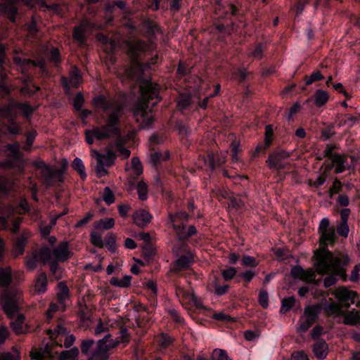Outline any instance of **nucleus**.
I'll return each mask as SVG.
<instances>
[{"label":"nucleus","mask_w":360,"mask_h":360,"mask_svg":"<svg viewBox=\"0 0 360 360\" xmlns=\"http://www.w3.org/2000/svg\"><path fill=\"white\" fill-rule=\"evenodd\" d=\"M348 158H350L354 165L356 162V158L354 156L348 155L347 154L334 153L333 160H331L332 165L328 167V169H330L332 167H334L335 174H340L346 169H349L350 166L347 165Z\"/></svg>","instance_id":"obj_12"},{"label":"nucleus","mask_w":360,"mask_h":360,"mask_svg":"<svg viewBox=\"0 0 360 360\" xmlns=\"http://www.w3.org/2000/svg\"><path fill=\"white\" fill-rule=\"evenodd\" d=\"M94 343V340L91 339L82 340L80 346L82 352L84 354L89 353L90 349L93 347Z\"/></svg>","instance_id":"obj_62"},{"label":"nucleus","mask_w":360,"mask_h":360,"mask_svg":"<svg viewBox=\"0 0 360 360\" xmlns=\"http://www.w3.org/2000/svg\"><path fill=\"white\" fill-rule=\"evenodd\" d=\"M178 217V214H169L170 221L173 223V228L176 230L179 240H186L189 237L196 234L197 230L194 226H190L188 228L187 232L185 231L186 227L183 224H176L175 221Z\"/></svg>","instance_id":"obj_15"},{"label":"nucleus","mask_w":360,"mask_h":360,"mask_svg":"<svg viewBox=\"0 0 360 360\" xmlns=\"http://www.w3.org/2000/svg\"><path fill=\"white\" fill-rule=\"evenodd\" d=\"M176 294L180 302L186 309H189L192 307V302L195 297L193 293L188 292L181 288H177L176 289Z\"/></svg>","instance_id":"obj_24"},{"label":"nucleus","mask_w":360,"mask_h":360,"mask_svg":"<svg viewBox=\"0 0 360 360\" xmlns=\"http://www.w3.org/2000/svg\"><path fill=\"white\" fill-rule=\"evenodd\" d=\"M290 274L295 279H299L307 283H318L315 279L316 269L314 271L311 269H304L300 266H295L291 269Z\"/></svg>","instance_id":"obj_13"},{"label":"nucleus","mask_w":360,"mask_h":360,"mask_svg":"<svg viewBox=\"0 0 360 360\" xmlns=\"http://www.w3.org/2000/svg\"><path fill=\"white\" fill-rule=\"evenodd\" d=\"M194 262L193 255L191 252H187L180 256L174 262L173 271L179 272L188 269Z\"/></svg>","instance_id":"obj_18"},{"label":"nucleus","mask_w":360,"mask_h":360,"mask_svg":"<svg viewBox=\"0 0 360 360\" xmlns=\"http://www.w3.org/2000/svg\"><path fill=\"white\" fill-rule=\"evenodd\" d=\"M96 39L99 41H101L105 46V47L104 48L105 51L109 50V51H112L114 49V41L110 39L106 36H105L103 34H98L96 35Z\"/></svg>","instance_id":"obj_44"},{"label":"nucleus","mask_w":360,"mask_h":360,"mask_svg":"<svg viewBox=\"0 0 360 360\" xmlns=\"http://www.w3.org/2000/svg\"><path fill=\"white\" fill-rule=\"evenodd\" d=\"M30 236L31 233L29 231L25 230L22 233L20 236L16 239L14 245V252L16 256L22 255L27 239Z\"/></svg>","instance_id":"obj_25"},{"label":"nucleus","mask_w":360,"mask_h":360,"mask_svg":"<svg viewBox=\"0 0 360 360\" xmlns=\"http://www.w3.org/2000/svg\"><path fill=\"white\" fill-rule=\"evenodd\" d=\"M274 135L273 129L271 125H266L265 127V139L264 142L266 147L271 144L272 137Z\"/></svg>","instance_id":"obj_64"},{"label":"nucleus","mask_w":360,"mask_h":360,"mask_svg":"<svg viewBox=\"0 0 360 360\" xmlns=\"http://www.w3.org/2000/svg\"><path fill=\"white\" fill-rule=\"evenodd\" d=\"M155 341L160 349H166L172 344L174 338L166 333H160L155 337Z\"/></svg>","instance_id":"obj_33"},{"label":"nucleus","mask_w":360,"mask_h":360,"mask_svg":"<svg viewBox=\"0 0 360 360\" xmlns=\"http://www.w3.org/2000/svg\"><path fill=\"white\" fill-rule=\"evenodd\" d=\"M140 97L136 101L133 110V115L140 127L143 128L149 127L154 121L153 112L148 111V103L155 100L154 104L160 102V86L150 80L145 79L140 84Z\"/></svg>","instance_id":"obj_2"},{"label":"nucleus","mask_w":360,"mask_h":360,"mask_svg":"<svg viewBox=\"0 0 360 360\" xmlns=\"http://www.w3.org/2000/svg\"><path fill=\"white\" fill-rule=\"evenodd\" d=\"M127 47V54L131 58V65L138 68L141 65L138 61L139 55L148 51H153L156 48V44L153 41H145L139 39H134L125 41Z\"/></svg>","instance_id":"obj_6"},{"label":"nucleus","mask_w":360,"mask_h":360,"mask_svg":"<svg viewBox=\"0 0 360 360\" xmlns=\"http://www.w3.org/2000/svg\"><path fill=\"white\" fill-rule=\"evenodd\" d=\"M259 303L264 309L269 306V296L265 290H260L259 294Z\"/></svg>","instance_id":"obj_63"},{"label":"nucleus","mask_w":360,"mask_h":360,"mask_svg":"<svg viewBox=\"0 0 360 360\" xmlns=\"http://www.w3.org/2000/svg\"><path fill=\"white\" fill-rule=\"evenodd\" d=\"M314 267L318 274L323 276L331 274L323 281L326 288L334 285L337 283L335 276H339L343 282L348 280L347 267L350 264L348 255L338 252H332L326 249L318 250L314 252Z\"/></svg>","instance_id":"obj_1"},{"label":"nucleus","mask_w":360,"mask_h":360,"mask_svg":"<svg viewBox=\"0 0 360 360\" xmlns=\"http://www.w3.org/2000/svg\"><path fill=\"white\" fill-rule=\"evenodd\" d=\"M25 4L30 7H34L35 6H38L40 8L42 9L46 8L56 10V8L58 7V5L47 6L44 0H29L25 1Z\"/></svg>","instance_id":"obj_45"},{"label":"nucleus","mask_w":360,"mask_h":360,"mask_svg":"<svg viewBox=\"0 0 360 360\" xmlns=\"http://www.w3.org/2000/svg\"><path fill=\"white\" fill-rule=\"evenodd\" d=\"M139 198L145 200L148 197V186L143 181H140L136 186Z\"/></svg>","instance_id":"obj_48"},{"label":"nucleus","mask_w":360,"mask_h":360,"mask_svg":"<svg viewBox=\"0 0 360 360\" xmlns=\"http://www.w3.org/2000/svg\"><path fill=\"white\" fill-rule=\"evenodd\" d=\"M319 243L321 248L319 250L326 249L328 245H333L336 240L335 229L330 226V221L328 218H323L319 226Z\"/></svg>","instance_id":"obj_8"},{"label":"nucleus","mask_w":360,"mask_h":360,"mask_svg":"<svg viewBox=\"0 0 360 360\" xmlns=\"http://www.w3.org/2000/svg\"><path fill=\"white\" fill-rule=\"evenodd\" d=\"M313 352L319 359H324L328 352V344L323 340H318L313 346Z\"/></svg>","instance_id":"obj_27"},{"label":"nucleus","mask_w":360,"mask_h":360,"mask_svg":"<svg viewBox=\"0 0 360 360\" xmlns=\"http://www.w3.org/2000/svg\"><path fill=\"white\" fill-rule=\"evenodd\" d=\"M53 255L56 262H65L70 256L69 245L67 242H62L53 250Z\"/></svg>","instance_id":"obj_22"},{"label":"nucleus","mask_w":360,"mask_h":360,"mask_svg":"<svg viewBox=\"0 0 360 360\" xmlns=\"http://www.w3.org/2000/svg\"><path fill=\"white\" fill-rule=\"evenodd\" d=\"M329 96L327 92L323 90H318L314 95V103L316 106L321 107L327 103Z\"/></svg>","instance_id":"obj_39"},{"label":"nucleus","mask_w":360,"mask_h":360,"mask_svg":"<svg viewBox=\"0 0 360 360\" xmlns=\"http://www.w3.org/2000/svg\"><path fill=\"white\" fill-rule=\"evenodd\" d=\"M333 295L339 301V304L343 305L345 309H347L351 304L354 303V300L357 297V293L352 290H347L345 287H340L334 290Z\"/></svg>","instance_id":"obj_11"},{"label":"nucleus","mask_w":360,"mask_h":360,"mask_svg":"<svg viewBox=\"0 0 360 360\" xmlns=\"http://www.w3.org/2000/svg\"><path fill=\"white\" fill-rule=\"evenodd\" d=\"M91 243L93 245L98 248H103L104 243L102 240L101 234L97 232H92L90 235Z\"/></svg>","instance_id":"obj_53"},{"label":"nucleus","mask_w":360,"mask_h":360,"mask_svg":"<svg viewBox=\"0 0 360 360\" xmlns=\"http://www.w3.org/2000/svg\"><path fill=\"white\" fill-rule=\"evenodd\" d=\"M295 304V298L294 297H288L284 298L281 302V307L280 309V312L281 314H285L289 310L292 309Z\"/></svg>","instance_id":"obj_49"},{"label":"nucleus","mask_w":360,"mask_h":360,"mask_svg":"<svg viewBox=\"0 0 360 360\" xmlns=\"http://www.w3.org/2000/svg\"><path fill=\"white\" fill-rule=\"evenodd\" d=\"M25 321V316L22 314H18L16 319L14 321H11L10 325L13 330L18 335L21 334L24 332L23 323Z\"/></svg>","instance_id":"obj_37"},{"label":"nucleus","mask_w":360,"mask_h":360,"mask_svg":"<svg viewBox=\"0 0 360 360\" xmlns=\"http://www.w3.org/2000/svg\"><path fill=\"white\" fill-rule=\"evenodd\" d=\"M63 85L67 91L72 88H77L82 82V77L80 71L76 67H73L71 70L70 77L68 78H62Z\"/></svg>","instance_id":"obj_17"},{"label":"nucleus","mask_w":360,"mask_h":360,"mask_svg":"<svg viewBox=\"0 0 360 360\" xmlns=\"http://www.w3.org/2000/svg\"><path fill=\"white\" fill-rule=\"evenodd\" d=\"M12 280L11 268L0 269V285L7 286Z\"/></svg>","instance_id":"obj_38"},{"label":"nucleus","mask_w":360,"mask_h":360,"mask_svg":"<svg viewBox=\"0 0 360 360\" xmlns=\"http://www.w3.org/2000/svg\"><path fill=\"white\" fill-rule=\"evenodd\" d=\"M114 226L115 220L113 218L101 219L95 223V229L101 231L111 229Z\"/></svg>","instance_id":"obj_36"},{"label":"nucleus","mask_w":360,"mask_h":360,"mask_svg":"<svg viewBox=\"0 0 360 360\" xmlns=\"http://www.w3.org/2000/svg\"><path fill=\"white\" fill-rule=\"evenodd\" d=\"M44 180L48 185L52 184V180L56 176L58 177L59 181H63V173L60 170H53L50 169L48 166H44Z\"/></svg>","instance_id":"obj_31"},{"label":"nucleus","mask_w":360,"mask_h":360,"mask_svg":"<svg viewBox=\"0 0 360 360\" xmlns=\"http://www.w3.org/2000/svg\"><path fill=\"white\" fill-rule=\"evenodd\" d=\"M47 333L51 335V342L46 344L44 349L32 350L30 352V357L34 360H44L46 357H51V353L53 345L57 346L58 344L53 341V334L51 330L47 331Z\"/></svg>","instance_id":"obj_16"},{"label":"nucleus","mask_w":360,"mask_h":360,"mask_svg":"<svg viewBox=\"0 0 360 360\" xmlns=\"http://www.w3.org/2000/svg\"><path fill=\"white\" fill-rule=\"evenodd\" d=\"M15 120L13 119L12 121H8V124L6 125L8 133L12 135H17L21 132V127L16 123Z\"/></svg>","instance_id":"obj_50"},{"label":"nucleus","mask_w":360,"mask_h":360,"mask_svg":"<svg viewBox=\"0 0 360 360\" xmlns=\"http://www.w3.org/2000/svg\"><path fill=\"white\" fill-rule=\"evenodd\" d=\"M104 245L112 252L117 249L115 236L112 233H108L105 237Z\"/></svg>","instance_id":"obj_42"},{"label":"nucleus","mask_w":360,"mask_h":360,"mask_svg":"<svg viewBox=\"0 0 360 360\" xmlns=\"http://www.w3.org/2000/svg\"><path fill=\"white\" fill-rule=\"evenodd\" d=\"M288 155L285 153H274L269 154L266 162L270 169L280 170L284 169L285 165L283 160L287 158Z\"/></svg>","instance_id":"obj_19"},{"label":"nucleus","mask_w":360,"mask_h":360,"mask_svg":"<svg viewBox=\"0 0 360 360\" xmlns=\"http://www.w3.org/2000/svg\"><path fill=\"white\" fill-rule=\"evenodd\" d=\"M95 25L87 19H83L77 26H75L72 31V37L79 46H84L86 44V37L91 34L95 29Z\"/></svg>","instance_id":"obj_10"},{"label":"nucleus","mask_w":360,"mask_h":360,"mask_svg":"<svg viewBox=\"0 0 360 360\" xmlns=\"http://www.w3.org/2000/svg\"><path fill=\"white\" fill-rule=\"evenodd\" d=\"M72 167L78 172L82 179H84L86 178L85 167L81 159L76 158L73 160Z\"/></svg>","instance_id":"obj_46"},{"label":"nucleus","mask_w":360,"mask_h":360,"mask_svg":"<svg viewBox=\"0 0 360 360\" xmlns=\"http://www.w3.org/2000/svg\"><path fill=\"white\" fill-rule=\"evenodd\" d=\"M2 309L9 319L18 312L22 300V292L18 289H6L0 297Z\"/></svg>","instance_id":"obj_5"},{"label":"nucleus","mask_w":360,"mask_h":360,"mask_svg":"<svg viewBox=\"0 0 360 360\" xmlns=\"http://www.w3.org/2000/svg\"><path fill=\"white\" fill-rule=\"evenodd\" d=\"M213 356L216 360H231L227 352L221 349H215L213 351Z\"/></svg>","instance_id":"obj_60"},{"label":"nucleus","mask_w":360,"mask_h":360,"mask_svg":"<svg viewBox=\"0 0 360 360\" xmlns=\"http://www.w3.org/2000/svg\"><path fill=\"white\" fill-rule=\"evenodd\" d=\"M114 130L113 129H110L106 125L92 129L95 138L99 141L106 139L112 135H117V134L113 131Z\"/></svg>","instance_id":"obj_28"},{"label":"nucleus","mask_w":360,"mask_h":360,"mask_svg":"<svg viewBox=\"0 0 360 360\" xmlns=\"http://www.w3.org/2000/svg\"><path fill=\"white\" fill-rule=\"evenodd\" d=\"M39 261L42 262L44 264H51L52 262H56L53 259V252H51V249L47 247H44L39 250L36 252Z\"/></svg>","instance_id":"obj_29"},{"label":"nucleus","mask_w":360,"mask_h":360,"mask_svg":"<svg viewBox=\"0 0 360 360\" xmlns=\"http://www.w3.org/2000/svg\"><path fill=\"white\" fill-rule=\"evenodd\" d=\"M342 187V186L341 181L339 179H335L332 186L329 188V197L331 198L335 194L338 193L341 191Z\"/></svg>","instance_id":"obj_56"},{"label":"nucleus","mask_w":360,"mask_h":360,"mask_svg":"<svg viewBox=\"0 0 360 360\" xmlns=\"http://www.w3.org/2000/svg\"><path fill=\"white\" fill-rule=\"evenodd\" d=\"M79 354V349L77 347H73L70 350H65L60 352L59 360H70L74 359Z\"/></svg>","instance_id":"obj_43"},{"label":"nucleus","mask_w":360,"mask_h":360,"mask_svg":"<svg viewBox=\"0 0 360 360\" xmlns=\"http://www.w3.org/2000/svg\"><path fill=\"white\" fill-rule=\"evenodd\" d=\"M18 0H8L6 2L0 4V11L8 15L9 20L14 22L18 9L15 3Z\"/></svg>","instance_id":"obj_23"},{"label":"nucleus","mask_w":360,"mask_h":360,"mask_svg":"<svg viewBox=\"0 0 360 360\" xmlns=\"http://www.w3.org/2000/svg\"><path fill=\"white\" fill-rule=\"evenodd\" d=\"M131 167L136 175H140L143 172V167L140 160L138 158H133L131 159Z\"/></svg>","instance_id":"obj_61"},{"label":"nucleus","mask_w":360,"mask_h":360,"mask_svg":"<svg viewBox=\"0 0 360 360\" xmlns=\"http://www.w3.org/2000/svg\"><path fill=\"white\" fill-rule=\"evenodd\" d=\"M110 283L112 285L118 286V287H121V288L129 287L131 284V276H124L123 278H122L120 279L112 278L110 281Z\"/></svg>","instance_id":"obj_47"},{"label":"nucleus","mask_w":360,"mask_h":360,"mask_svg":"<svg viewBox=\"0 0 360 360\" xmlns=\"http://www.w3.org/2000/svg\"><path fill=\"white\" fill-rule=\"evenodd\" d=\"M323 79V76L319 71L314 72L309 77H305V84L310 85L312 83Z\"/></svg>","instance_id":"obj_59"},{"label":"nucleus","mask_w":360,"mask_h":360,"mask_svg":"<svg viewBox=\"0 0 360 360\" xmlns=\"http://www.w3.org/2000/svg\"><path fill=\"white\" fill-rule=\"evenodd\" d=\"M358 310L352 309L349 312L345 314V309L342 304L331 302L323 307L324 314L327 316L333 318L344 316L343 323L349 326H360V302L356 303Z\"/></svg>","instance_id":"obj_4"},{"label":"nucleus","mask_w":360,"mask_h":360,"mask_svg":"<svg viewBox=\"0 0 360 360\" xmlns=\"http://www.w3.org/2000/svg\"><path fill=\"white\" fill-rule=\"evenodd\" d=\"M29 211V207L25 200H21L18 206L8 205L5 210L1 212V214H6L8 217L15 214H23Z\"/></svg>","instance_id":"obj_21"},{"label":"nucleus","mask_w":360,"mask_h":360,"mask_svg":"<svg viewBox=\"0 0 360 360\" xmlns=\"http://www.w3.org/2000/svg\"><path fill=\"white\" fill-rule=\"evenodd\" d=\"M47 277L45 273L39 274L36 278L34 290L39 293H44L47 290Z\"/></svg>","instance_id":"obj_32"},{"label":"nucleus","mask_w":360,"mask_h":360,"mask_svg":"<svg viewBox=\"0 0 360 360\" xmlns=\"http://www.w3.org/2000/svg\"><path fill=\"white\" fill-rule=\"evenodd\" d=\"M14 107L20 109L22 111L23 116L25 117H30L34 110V109L27 102L18 103L15 101Z\"/></svg>","instance_id":"obj_41"},{"label":"nucleus","mask_w":360,"mask_h":360,"mask_svg":"<svg viewBox=\"0 0 360 360\" xmlns=\"http://www.w3.org/2000/svg\"><path fill=\"white\" fill-rule=\"evenodd\" d=\"M108 335H106L103 340L98 342L96 350L91 354L88 360H108L109 358L108 350L115 347L107 344Z\"/></svg>","instance_id":"obj_14"},{"label":"nucleus","mask_w":360,"mask_h":360,"mask_svg":"<svg viewBox=\"0 0 360 360\" xmlns=\"http://www.w3.org/2000/svg\"><path fill=\"white\" fill-rule=\"evenodd\" d=\"M102 197L107 205H111L115 202V195L109 187L103 189Z\"/></svg>","instance_id":"obj_51"},{"label":"nucleus","mask_w":360,"mask_h":360,"mask_svg":"<svg viewBox=\"0 0 360 360\" xmlns=\"http://www.w3.org/2000/svg\"><path fill=\"white\" fill-rule=\"evenodd\" d=\"M237 271L235 267L231 266L221 271V276L225 281L233 279L236 275Z\"/></svg>","instance_id":"obj_57"},{"label":"nucleus","mask_w":360,"mask_h":360,"mask_svg":"<svg viewBox=\"0 0 360 360\" xmlns=\"http://www.w3.org/2000/svg\"><path fill=\"white\" fill-rule=\"evenodd\" d=\"M319 307L317 305L308 306L304 309V316L307 320L313 323L316 321L319 313Z\"/></svg>","instance_id":"obj_35"},{"label":"nucleus","mask_w":360,"mask_h":360,"mask_svg":"<svg viewBox=\"0 0 360 360\" xmlns=\"http://www.w3.org/2000/svg\"><path fill=\"white\" fill-rule=\"evenodd\" d=\"M242 264L245 266L255 267L259 264V262L253 257L244 255L242 258Z\"/></svg>","instance_id":"obj_58"},{"label":"nucleus","mask_w":360,"mask_h":360,"mask_svg":"<svg viewBox=\"0 0 360 360\" xmlns=\"http://www.w3.org/2000/svg\"><path fill=\"white\" fill-rule=\"evenodd\" d=\"M7 150L11 153L12 158H7L0 162V167L2 169L16 168L19 174H22L25 169V160L22 158V153L20 150V145L18 142L8 144Z\"/></svg>","instance_id":"obj_7"},{"label":"nucleus","mask_w":360,"mask_h":360,"mask_svg":"<svg viewBox=\"0 0 360 360\" xmlns=\"http://www.w3.org/2000/svg\"><path fill=\"white\" fill-rule=\"evenodd\" d=\"M39 90V87L33 83H27L22 87L20 91L24 95H32Z\"/></svg>","instance_id":"obj_54"},{"label":"nucleus","mask_w":360,"mask_h":360,"mask_svg":"<svg viewBox=\"0 0 360 360\" xmlns=\"http://www.w3.org/2000/svg\"><path fill=\"white\" fill-rule=\"evenodd\" d=\"M337 232L340 236L347 238L349 232L348 222L340 221L337 226Z\"/></svg>","instance_id":"obj_55"},{"label":"nucleus","mask_w":360,"mask_h":360,"mask_svg":"<svg viewBox=\"0 0 360 360\" xmlns=\"http://www.w3.org/2000/svg\"><path fill=\"white\" fill-rule=\"evenodd\" d=\"M13 182L9 179L0 176V194L8 193L13 188Z\"/></svg>","instance_id":"obj_40"},{"label":"nucleus","mask_w":360,"mask_h":360,"mask_svg":"<svg viewBox=\"0 0 360 360\" xmlns=\"http://www.w3.org/2000/svg\"><path fill=\"white\" fill-rule=\"evenodd\" d=\"M94 105L104 111L112 110L108 119L106 126L110 129H115L116 134H118L117 128L119 117L123 109L122 103L116 98H106L103 96H98L94 98Z\"/></svg>","instance_id":"obj_3"},{"label":"nucleus","mask_w":360,"mask_h":360,"mask_svg":"<svg viewBox=\"0 0 360 360\" xmlns=\"http://www.w3.org/2000/svg\"><path fill=\"white\" fill-rule=\"evenodd\" d=\"M132 219L135 224L143 228L150 222L152 215L146 210H139L133 214Z\"/></svg>","instance_id":"obj_20"},{"label":"nucleus","mask_w":360,"mask_h":360,"mask_svg":"<svg viewBox=\"0 0 360 360\" xmlns=\"http://www.w3.org/2000/svg\"><path fill=\"white\" fill-rule=\"evenodd\" d=\"M14 103H15V101H10L7 105L0 108V117L6 119L7 122L16 119V114L13 112V109L15 108Z\"/></svg>","instance_id":"obj_30"},{"label":"nucleus","mask_w":360,"mask_h":360,"mask_svg":"<svg viewBox=\"0 0 360 360\" xmlns=\"http://www.w3.org/2000/svg\"><path fill=\"white\" fill-rule=\"evenodd\" d=\"M144 25L146 27V32H144L143 36L149 39V41H152V38L156 34V33L160 31V29L154 22H144Z\"/></svg>","instance_id":"obj_34"},{"label":"nucleus","mask_w":360,"mask_h":360,"mask_svg":"<svg viewBox=\"0 0 360 360\" xmlns=\"http://www.w3.org/2000/svg\"><path fill=\"white\" fill-rule=\"evenodd\" d=\"M91 155L96 160V172L98 177L104 176L108 174L105 167L112 166L116 158V155L111 150H108L106 154H101L98 150L92 149Z\"/></svg>","instance_id":"obj_9"},{"label":"nucleus","mask_w":360,"mask_h":360,"mask_svg":"<svg viewBox=\"0 0 360 360\" xmlns=\"http://www.w3.org/2000/svg\"><path fill=\"white\" fill-rule=\"evenodd\" d=\"M58 292H57V300L60 305V309H65V302L70 297L69 289L67 285L63 282H60L58 285Z\"/></svg>","instance_id":"obj_26"},{"label":"nucleus","mask_w":360,"mask_h":360,"mask_svg":"<svg viewBox=\"0 0 360 360\" xmlns=\"http://www.w3.org/2000/svg\"><path fill=\"white\" fill-rule=\"evenodd\" d=\"M177 103L179 108L184 110L191 104V97L189 95L181 94L178 98Z\"/></svg>","instance_id":"obj_52"}]
</instances>
